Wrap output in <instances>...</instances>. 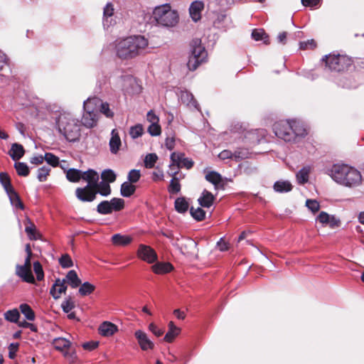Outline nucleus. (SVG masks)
<instances>
[{"instance_id":"nucleus-58","label":"nucleus","mask_w":364,"mask_h":364,"mask_svg":"<svg viewBox=\"0 0 364 364\" xmlns=\"http://www.w3.org/2000/svg\"><path fill=\"white\" fill-rule=\"evenodd\" d=\"M59 263L63 268H68L73 267V265L70 257L67 254L62 255V257L59 259Z\"/></svg>"},{"instance_id":"nucleus-15","label":"nucleus","mask_w":364,"mask_h":364,"mask_svg":"<svg viewBox=\"0 0 364 364\" xmlns=\"http://www.w3.org/2000/svg\"><path fill=\"white\" fill-rule=\"evenodd\" d=\"M98 331L101 336L110 337L118 331V327L110 321H104L100 325Z\"/></svg>"},{"instance_id":"nucleus-53","label":"nucleus","mask_w":364,"mask_h":364,"mask_svg":"<svg viewBox=\"0 0 364 364\" xmlns=\"http://www.w3.org/2000/svg\"><path fill=\"white\" fill-rule=\"evenodd\" d=\"M158 156L156 154H149L145 156L144 166L146 168H151L154 166Z\"/></svg>"},{"instance_id":"nucleus-33","label":"nucleus","mask_w":364,"mask_h":364,"mask_svg":"<svg viewBox=\"0 0 364 364\" xmlns=\"http://www.w3.org/2000/svg\"><path fill=\"white\" fill-rule=\"evenodd\" d=\"M291 123L292 130L294 132V139L292 141H295L296 138L304 136L307 134L306 129L299 122L296 120H291Z\"/></svg>"},{"instance_id":"nucleus-49","label":"nucleus","mask_w":364,"mask_h":364,"mask_svg":"<svg viewBox=\"0 0 364 364\" xmlns=\"http://www.w3.org/2000/svg\"><path fill=\"white\" fill-rule=\"evenodd\" d=\"M103 181L108 183H112L116 180V174L111 169L105 170L101 175Z\"/></svg>"},{"instance_id":"nucleus-23","label":"nucleus","mask_w":364,"mask_h":364,"mask_svg":"<svg viewBox=\"0 0 364 364\" xmlns=\"http://www.w3.org/2000/svg\"><path fill=\"white\" fill-rule=\"evenodd\" d=\"M247 155V152L235 151L232 154L230 150H223L218 154V157L222 160L232 158H235L237 160H240L246 158Z\"/></svg>"},{"instance_id":"nucleus-3","label":"nucleus","mask_w":364,"mask_h":364,"mask_svg":"<svg viewBox=\"0 0 364 364\" xmlns=\"http://www.w3.org/2000/svg\"><path fill=\"white\" fill-rule=\"evenodd\" d=\"M57 127L60 134L70 141H75L80 136V124L77 119L70 112H63L58 116Z\"/></svg>"},{"instance_id":"nucleus-64","label":"nucleus","mask_w":364,"mask_h":364,"mask_svg":"<svg viewBox=\"0 0 364 364\" xmlns=\"http://www.w3.org/2000/svg\"><path fill=\"white\" fill-rule=\"evenodd\" d=\"M300 49H313L316 46V43L313 39L307 40L306 41H302L299 43Z\"/></svg>"},{"instance_id":"nucleus-55","label":"nucleus","mask_w":364,"mask_h":364,"mask_svg":"<svg viewBox=\"0 0 364 364\" xmlns=\"http://www.w3.org/2000/svg\"><path fill=\"white\" fill-rule=\"evenodd\" d=\"M100 112L105 114L107 117H112L114 115L113 112L109 109V105L107 102H103L100 100V104L99 106Z\"/></svg>"},{"instance_id":"nucleus-54","label":"nucleus","mask_w":364,"mask_h":364,"mask_svg":"<svg viewBox=\"0 0 364 364\" xmlns=\"http://www.w3.org/2000/svg\"><path fill=\"white\" fill-rule=\"evenodd\" d=\"M0 182L4 186L6 193L10 190L14 189L11 185L10 178L7 173H0Z\"/></svg>"},{"instance_id":"nucleus-16","label":"nucleus","mask_w":364,"mask_h":364,"mask_svg":"<svg viewBox=\"0 0 364 364\" xmlns=\"http://www.w3.org/2000/svg\"><path fill=\"white\" fill-rule=\"evenodd\" d=\"M65 279H58L50 289V293L55 299L60 297L62 294H65L67 289Z\"/></svg>"},{"instance_id":"nucleus-41","label":"nucleus","mask_w":364,"mask_h":364,"mask_svg":"<svg viewBox=\"0 0 364 364\" xmlns=\"http://www.w3.org/2000/svg\"><path fill=\"white\" fill-rule=\"evenodd\" d=\"M252 37L257 41H263L265 44L269 43L268 36L263 29H254L252 32Z\"/></svg>"},{"instance_id":"nucleus-34","label":"nucleus","mask_w":364,"mask_h":364,"mask_svg":"<svg viewBox=\"0 0 364 364\" xmlns=\"http://www.w3.org/2000/svg\"><path fill=\"white\" fill-rule=\"evenodd\" d=\"M205 179L213 183L215 189L222 184V176L216 171H208L205 174Z\"/></svg>"},{"instance_id":"nucleus-27","label":"nucleus","mask_w":364,"mask_h":364,"mask_svg":"<svg viewBox=\"0 0 364 364\" xmlns=\"http://www.w3.org/2000/svg\"><path fill=\"white\" fill-rule=\"evenodd\" d=\"M151 269L155 274H163L170 272L173 267L169 262H157L151 267Z\"/></svg>"},{"instance_id":"nucleus-61","label":"nucleus","mask_w":364,"mask_h":364,"mask_svg":"<svg viewBox=\"0 0 364 364\" xmlns=\"http://www.w3.org/2000/svg\"><path fill=\"white\" fill-rule=\"evenodd\" d=\"M33 270L36 274L37 279L39 281L42 280L44 277V273L42 265L39 262L37 261L33 263Z\"/></svg>"},{"instance_id":"nucleus-31","label":"nucleus","mask_w":364,"mask_h":364,"mask_svg":"<svg viewBox=\"0 0 364 364\" xmlns=\"http://www.w3.org/2000/svg\"><path fill=\"white\" fill-rule=\"evenodd\" d=\"M25 151L22 145L14 143L11 145L9 155L14 161L20 159L24 154Z\"/></svg>"},{"instance_id":"nucleus-4","label":"nucleus","mask_w":364,"mask_h":364,"mask_svg":"<svg viewBox=\"0 0 364 364\" xmlns=\"http://www.w3.org/2000/svg\"><path fill=\"white\" fill-rule=\"evenodd\" d=\"M152 18L157 25L166 28L176 26L179 21L178 11L173 9L169 4L156 6L152 12Z\"/></svg>"},{"instance_id":"nucleus-20","label":"nucleus","mask_w":364,"mask_h":364,"mask_svg":"<svg viewBox=\"0 0 364 364\" xmlns=\"http://www.w3.org/2000/svg\"><path fill=\"white\" fill-rule=\"evenodd\" d=\"M204 4L202 1H193L189 8V13L191 18L194 21H198L201 18V11H203Z\"/></svg>"},{"instance_id":"nucleus-10","label":"nucleus","mask_w":364,"mask_h":364,"mask_svg":"<svg viewBox=\"0 0 364 364\" xmlns=\"http://www.w3.org/2000/svg\"><path fill=\"white\" fill-rule=\"evenodd\" d=\"M173 245L179 249L180 252L186 256L196 255L197 243L192 239L188 237H177L173 239Z\"/></svg>"},{"instance_id":"nucleus-59","label":"nucleus","mask_w":364,"mask_h":364,"mask_svg":"<svg viewBox=\"0 0 364 364\" xmlns=\"http://www.w3.org/2000/svg\"><path fill=\"white\" fill-rule=\"evenodd\" d=\"M44 160L50 165L53 166H58L59 163V159L51 153H46L44 156Z\"/></svg>"},{"instance_id":"nucleus-6","label":"nucleus","mask_w":364,"mask_h":364,"mask_svg":"<svg viewBox=\"0 0 364 364\" xmlns=\"http://www.w3.org/2000/svg\"><path fill=\"white\" fill-rule=\"evenodd\" d=\"M207 58V52L199 39H195L191 44V55L187 66L190 70H195Z\"/></svg>"},{"instance_id":"nucleus-17","label":"nucleus","mask_w":364,"mask_h":364,"mask_svg":"<svg viewBox=\"0 0 364 364\" xmlns=\"http://www.w3.org/2000/svg\"><path fill=\"white\" fill-rule=\"evenodd\" d=\"M180 99L181 102L185 104L187 107H188L191 109H199V105L197 101L194 99L192 93L188 91H181L180 94Z\"/></svg>"},{"instance_id":"nucleus-46","label":"nucleus","mask_w":364,"mask_h":364,"mask_svg":"<svg viewBox=\"0 0 364 364\" xmlns=\"http://www.w3.org/2000/svg\"><path fill=\"white\" fill-rule=\"evenodd\" d=\"M175 208L178 213H183L187 211L188 203L184 198H178L175 200Z\"/></svg>"},{"instance_id":"nucleus-11","label":"nucleus","mask_w":364,"mask_h":364,"mask_svg":"<svg viewBox=\"0 0 364 364\" xmlns=\"http://www.w3.org/2000/svg\"><path fill=\"white\" fill-rule=\"evenodd\" d=\"M136 255L139 259L149 264L157 260L156 252L150 246L146 245H139Z\"/></svg>"},{"instance_id":"nucleus-56","label":"nucleus","mask_w":364,"mask_h":364,"mask_svg":"<svg viewBox=\"0 0 364 364\" xmlns=\"http://www.w3.org/2000/svg\"><path fill=\"white\" fill-rule=\"evenodd\" d=\"M306 206L313 213H316L320 209V204L316 200L307 199L306 201Z\"/></svg>"},{"instance_id":"nucleus-38","label":"nucleus","mask_w":364,"mask_h":364,"mask_svg":"<svg viewBox=\"0 0 364 364\" xmlns=\"http://www.w3.org/2000/svg\"><path fill=\"white\" fill-rule=\"evenodd\" d=\"M184 158V154L182 153H176L173 152L171 154V164L169 165V168L174 167L176 166V169H179L181 168V162Z\"/></svg>"},{"instance_id":"nucleus-28","label":"nucleus","mask_w":364,"mask_h":364,"mask_svg":"<svg viewBox=\"0 0 364 364\" xmlns=\"http://www.w3.org/2000/svg\"><path fill=\"white\" fill-rule=\"evenodd\" d=\"M311 168L306 166L301 168L296 174V181L299 184H304L309 181V174Z\"/></svg>"},{"instance_id":"nucleus-48","label":"nucleus","mask_w":364,"mask_h":364,"mask_svg":"<svg viewBox=\"0 0 364 364\" xmlns=\"http://www.w3.org/2000/svg\"><path fill=\"white\" fill-rule=\"evenodd\" d=\"M63 356L70 364H76L77 362V355L75 350L68 349L63 353Z\"/></svg>"},{"instance_id":"nucleus-45","label":"nucleus","mask_w":364,"mask_h":364,"mask_svg":"<svg viewBox=\"0 0 364 364\" xmlns=\"http://www.w3.org/2000/svg\"><path fill=\"white\" fill-rule=\"evenodd\" d=\"M168 191L171 194H176L181 191V183L179 178L177 177H173L170 181V184L168 187Z\"/></svg>"},{"instance_id":"nucleus-37","label":"nucleus","mask_w":364,"mask_h":364,"mask_svg":"<svg viewBox=\"0 0 364 364\" xmlns=\"http://www.w3.org/2000/svg\"><path fill=\"white\" fill-rule=\"evenodd\" d=\"M95 191H97V193H99L103 196H107L111 193L110 186L108 183L103 181L100 183H98L97 181L96 186H95Z\"/></svg>"},{"instance_id":"nucleus-13","label":"nucleus","mask_w":364,"mask_h":364,"mask_svg":"<svg viewBox=\"0 0 364 364\" xmlns=\"http://www.w3.org/2000/svg\"><path fill=\"white\" fill-rule=\"evenodd\" d=\"M134 336L138 341V344L141 349L144 351L153 350L154 343L148 337V335L141 330H137L134 333Z\"/></svg>"},{"instance_id":"nucleus-9","label":"nucleus","mask_w":364,"mask_h":364,"mask_svg":"<svg viewBox=\"0 0 364 364\" xmlns=\"http://www.w3.org/2000/svg\"><path fill=\"white\" fill-rule=\"evenodd\" d=\"M273 130L277 136L285 141H292L294 139V132L291 121L281 120L277 122L273 126Z\"/></svg>"},{"instance_id":"nucleus-42","label":"nucleus","mask_w":364,"mask_h":364,"mask_svg":"<svg viewBox=\"0 0 364 364\" xmlns=\"http://www.w3.org/2000/svg\"><path fill=\"white\" fill-rule=\"evenodd\" d=\"M135 82V79H134L132 76H124L120 77L119 80V87L122 90L128 91L129 86L133 85Z\"/></svg>"},{"instance_id":"nucleus-40","label":"nucleus","mask_w":364,"mask_h":364,"mask_svg":"<svg viewBox=\"0 0 364 364\" xmlns=\"http://www.w3.org/2000/svg\"><path fill=\"white\" fill-rule=\"evenodd\" d=\"M27 222L28 225L26 227L25 231L28 238L31 240H37L38 238V234L36 231L35 225L31 223L29 219H27Z\"/></svg>"},{"instance_id":"nucleus-21","label":"nucleus","mask_w":364,"mask_h":364,"mask_svg":"<svg viewBox=\"0 0 364 364\" xmlns=\"http://www.w3.org/2000/svg\"><path fill=\"white\" fill-rule=\"evenodd\" d=\"M114 6L112 3H107L103 11V25L105 27L110 26L113 22Z\"/></svg>"},{"instance_id":"nucleus-25","label":"nucleus","mask_w":364,"mask_h":364,"mask_svg":"<svg viewBox=\"0 0 364 364\" xmlns=\"http://www.w3.org/2000/svg\"><path fill=\"white\" fill-rule=\"evenodd\" d=\"M273 188L277 193H288L292 190L293 186L289 181L280 180L274 183Z\"/></svg>"},{"instance_id":"nucleus-35","label":"nucleus","mask_w":364,"mask_h":364,"mask_svg":"<svg viewBox=\"0 0 364 364\" xmlns=\"http://www.w3.org/2000/svg\"><path fill=\"white\" fill-rule=\"evenodd\" d=\"M84 172L75 168H70L66 172L67 179L73 183H76L80 181V178L83 180Z\"/></svg>"},{"instance_id":"nucleus-63","label":"nucleus","mask_w":364,"mask_h":364,"mask_svg":"<svg viewBox=\"0 0 364 364\" xmlns=\"http://www.w3.org/2000/svg\"><path fill=\"white\" fill-rule=\"evenodd\" d=\"M61 307L64 312L69 313L75 307V304L72 299L69 298L62 303Z\"/></svg>"},{"instance_id":"nucleus-8","label":"nucleus","mask_w":364,"mask_h":364,"mask_svg":"<svg viewBox=\"0 0 364 364\" xmlns=\"http://www.w3.org/2000/svg\"><path fill=\"white\" fill-rule=\"evenodd\" d=\"M124 208V200L122 198H113L110 200H103L97 207V210L102 215L111 214L119 211Z\"/></svg>"},{"instance_id":"nucleus-29","label":"nucleus","mask_w":364,"mask_h":364,"mask_svg":"<svg viewBox=\"0 0 364 364\" xmlns=\"http://www.w3.org/2000/svg\"><path fill=\"white\" fill-rule=\"evenodd\" d=\"M181 329L176 326L173 321L168 323V331L165 335L164 341L171 343L175 338L180 333Z\"/></svg>"},{"instance_id":"nucleus-43","label":"nucleus","mask_w":364,"mask_h":364,"mask_svg":"<svg viewBox=\"0 0 364 364\" xmlns=\"http://www.w3.org/2000/svg\"><path fill=\"white\" fill-rule=\"evenodd\" d=\"M19 309L21 313L25 316L28 321H33L35 319V314L32 309L27 304H22L20 305Z\"/></svg>"},{"instance_id":"nucleus-60","label":"nucleus","mask_w":364,"mask_h":364,"mask_svg":"<svg viewBox=\"0 0 364 364\" xmlns=\"http://www.w3.org/2000/svg\"><path fill=\"white\" fill-rule=\"evenodd\" d=\"M148 132L151 136H159L161 133V126L159 125V122L150 124L149 127H148Z\"/></svg>"},{"instance_id":"nucleus-2","label":"nucleus","mask_w":364,"mask_h":364,"mask_svg":"<svg viewBox=\"0 0 364 364\" xmlns=\"http://www.w3.org/2000/svg\"><path fill=\"white\" fill-rule=\"evenodd\" d=\"M328 171L331 178L341 186L355 188L363 183L361 173L347 164H334Z\"/></svg>"},{"instance_id":"nucleus-24","label":"nucleus","mask_w":364,"mask_h":364,"mask_svg":"<svg viewBox=\"0 0 364 364\" xmlns=\"http://www.w3.org/2000/svg\"><path fill=\"white\" fill-rule=\"evenodd\" d=\"M100 104V99L97 97L88 98L83 103V109L85 112H97Z\"/></svg>"},{"instance_id":"nucleus-39","label":"nucleus","mask_w":364,"mask_h":364,"mask_svg":"<svg viewBox=\"0 0 364 364\" xmlns=\"http://www.w3.org/2000/svg\"><path fill=\"white\" fill-rule=\"evenodd\" d=\"M132 183L129 181L122 184L120 190L122 196L124 197H129L134 193L136 188Z\"/></svg>"},{"instance_id":"nucleus-50","label":"nucleus","mask_w":364,"mask_h":364,"mask_svg":"<svg viewBox=\"0 0 364 364\" xmlns=\"http://www.w3.org/2000/svg\"><path fill=\"white\" fill-rule=\"evenodd\" d=\"M143 133L144 128L143 126L140 124L132 127L129 129V134L132 139H136L141 136Z\"/></svg>"},{"instance_id":"nucleus-51","label":"nucleus","mask_w":364,"mask_h":364,"mask_svg":"<svg viewBox=\"0 0 364 364\" xmlns=\"http://www.w3.org/2000/svg\"><path fill=\"white\" fill-rule=\"evenodd\" d=\"M190 213L192 217L198 221L203 220L205 218V212L200 208H194L192 207L190 209Z\"/></svg>"},{"instance_id":"nucleus-22","label":"nucleus","mask_w":364,"mask_h":364,"mask_svg":"<svg viewBox=\"0 0 364 364\" xmlns=\"http://www.w3.org/2000/svg\"><path fill=\"white\" fill-rule=\"evenodd\" d=\"M111 241L116 246H127L133 241V237L131 235L117 233L112 236Z\"/></svg>"},{"instance_id":"nucleus-47","label":"nucleus","mask_w":364,"mask_h":364,"mask_svg":"<svg viewBox=\"0 0 364 364\" xmlns=\"http://www.w3.org/2000/svg\"><path fill=\"white\" fill-rule=\"evenodd\" d=\"M14 167L17 173L21 176H27L29 173V169L26 164L23 162H16Z\"/></svg>"},{"instance_id":"nucleus-7","label":"nucleus","mask_w":364,"mask_h":364,"mask_svg":"<svg viewBox=\"0 0 364 364\" xmlns=\"http://www.w3.org/2000/svg\"><path fill=\"white\" fill-rule=\"evenodd\" d=\"M326 65L331 70L343 71L347 69L352 63L350 58L343 55H328L323 58Z\"/></svg>"},{"instance_id":"nucleus-30","label":"nucleus","mask_w":364,"mask_h":364,"mask_svg":"<svg viewBox=\"0 0 364 364\" xmlns=\"http://www.w3.org/2000/svg\"><path fill=\"white\" fill-rule=\"evenodd\" d=\"M64 279L73 289L77 288L81 284V280L75 270H70Z\"/></svg>"},{"instance_id":"nucleus-12","label":"nucleus","mask_w":364,"mask_h":364,"mask_svg":"<svg viewBox=\"0 0 364 364\" xmlns=\"http://www.w3.org/2000/svg\"><path fill=\"white\" fill-rule=\"evenodd\" d=\"M316 220L323 226H328L331 228H338L341 225V221L333 215H329L326 212L321 211L316 218Z\"/></svg>"},{"instance_id":"nucleus-26","label":"nucleus","mask_w":364,"mask_h":364,"mask_svg":"<svg viewBox=\"0 0 364 364\" xmlns=\"http://www.w3.org/2000/svg\"><path fill=\"white\" fill-rule=\"evenodd\" d=\"M214 200V196L210 192L204 190L198 201L202 207L210 208L213 205Z\"/></svg>"},{"instance_id":"nucleus-14","label":"nucleus","mask_w":364,"mask_h":364,"mask_svg":"<svg viewBox=\"0 0 364 364\" xmlns=\"http://www.w3.org/2000/svg\"><path fill=\"white\" fill-rule=\"evenodd\" d=\"M16 274L24 282L31 284L35 282L31 267L17 264L16 266Z\"/></svg>"},{"instance_id":"nucleus-36","label":"nucleus","mask_w":364,"mask_h":364,"mask_svg":"<svg viewBox=\"0 0 364 364\" xmlns=\"http://www.w3.org/2000/svg\"><path fill=\"white\" fill-rule=\"evenodd\" d=\"M6 193L8 194L10 202L14 207L21 210L24 208L23 204L22 203L18 195L14 189L10 190Z\"/></svg>"},{"instance_id":"nucleus-62","label":"nucleus","mask_w":364,"mask_h":364,"mask_svg":"<svg viewBox=\"0 0 364 364\" xmlns=\"http://www.w3.org/2000/svg\"><path fill=\"white\" fill-rule=\"evenodd\" d=\"M141 177L139 170L132 169L128 173V180L130 183H136Z\"/></svg>"},{"instance_id":"nucleus-52","label":"nucleus","mask_w":364,"mask_h":364,"mask_svg":"<svg viewBox=\"0 0 364 364\" xmlns=\"http://www.w3.org/2000/svg\"><path fill=\"white\" fill-rule=\"evenodd\" d=\"M95 290V286L89 282H84L79 289V293L82 296L90 294Z\"/></svg>"},{"instance_id":"nucleus-19","label":"nucleus","mask_w":364,"mask_h":364,"mask_svg":"<svg viewBox=\"0 0 364 364\" xmlns=\"http://www.w3.org/2000/svg\"><path fill=\"white\" fill-rule=\"evenodd\" d=\"M109 145L110 151L112 154H115L119 150V148L122 145V141L119 137V132L116 129L112 130Z\"/></svg>"},{"instance_id":"nucleus-44","label":"nucleus","mask_w":364,"mask_h":364,"mask_svg":"<svg viewBox=\"0 0 364 364\" xmlns=\"http://www.w3.org/2000/svg\"><path fill=\"white\" fill-rule=\"evenodd\" d=\"M20 317V314L16 309L9 310L4 313V318L6 321L17 323Z\"/></svg>"},{"instance_id":"nucleus-32","label":"nucleus","mask_w":364,"mask_h":364,"mask_svg":"<svg viewBox=\"0 0 364 364\" xmlns=\"http://www.w3.org/2000/svg\"><path fill=\"white\" fill-rule=\"evenodd\" d=\"M53 344L55 349L63 353L70 349L71 346V343L69 340L61 337L55 338L53 341Z\"/></svg>"},{"instance_id":"nucleus-57","label":"nucleus","mask_w":364,"mask_h":364,"mask_svg":"<svg viewBox=\"0 0 364 364\" xmlns=\"http://www.w3.org/2000/svg\"><path fill=\"white\" fill-rule=\"evenodd\" d=\"M50 168L48 166H43L38 170V179L40 181H45L49 175Z\"/></svg>"},{"instance_id":"nucleus-5","label":"nucleus","mask_w":364,"mask_h":364,"mask_svg":"<svg viewBox=\"0 0 364 364\" xmlns=\"http://www.w3.org/2000/svg\"><path fill=\"white\" fill-rule=\"evenodd\" d=\"M83 180L87 182V185L84 188L76 189V197L81 201L91 202L95 200L97 194L95 186L99 181V174L97 171L89 169L84 172Z\"/></svg>"},{"instance_id":"nucleus-18","label":"nucleus","mask_w":364,"mask_h":364,"mask_svg":"<svg viewBox=\"0 0 364 364\" xmlns=\"http://www.w3.org/2000/svg\"><path fill=\"white\" fill-rule=\"evenodd\" d=\"M98 121V113L84 111L82 117V124L87 128H92L97 125Z\"/></svg>"},{"instance_id":"nucleus-1","label":"nucleus","mask_w":364,"mask_h":364,"mask_svg":"<svg viewBox=\"0 0 364 364\" xmlns=\"http://www.w3.org/2000/svg\"><path fill=\"white\" fill-rule=\"evenodd\" d=\"M148 45V40L142 36L119 39L115 42L116 55L123 60L132 59L141 55Z\"/></svg>"}]
</instances>
